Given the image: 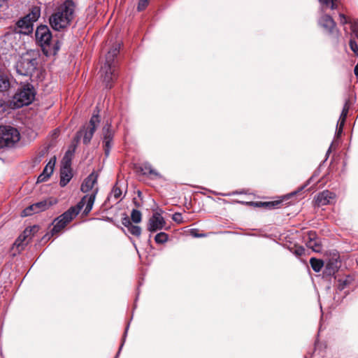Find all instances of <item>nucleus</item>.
<instances>
[{
	"mask_svg": "<svg viewBox=\"0 0 358 358\" xmlns=\"http://www.w3.org/2000/svg\"><path fill=\"white\" fill-rule=\"evenodd\" d=\"M73 10L74 3L70 0L66 1L50 17L52 27L57 31L66 27L72 19Z\"/></svg>",
	"mask_w": 358,
	"mask_h": 358,
	"instance_id": "nucleus-1",
	"label": "nucleus"
},
{
	"mask_svg": "<svg viewBox=\"0 0 358 358\" xmlns=\"http://www.w3.org/2000/svg\"><path fill=\"white\" fill-rule=\"evenodd\" d=\"M36 40L46 56L55 55L59 49L57 41L52 39V34L46 25H41L36 31Z\"/></svg>",
	"mask_w": 358,
	"mask_h": 358,
	"instance_id": "nucleus-2",
	"label": "nucleus"
},
{
	"mask_svg": "<svg viewBox=\"0 0 358 358\" xmlns=\"http://www.w3.org/2000/svg\"><path fill=\"white\" fill-rule=\"evenodd\" d=\"M308 183L299 187L296 190L291 192L278 197V199L271 201H262V208H265L268 210L277 209L280 208L281 203L288 206L292 204L295 201L301 199L303 189L310 183V180H307Z\"/></svg>",
	"mask_w": 358,
	"mask_h": 358,
	"instance_id": "nucleus-3",
	"label": "nucleus"
},
{
	"mask_svg": "<svg viewBox=\"0 0 358 358\" xmlns=\"http://www.w3.org/2000/svg\"><path fill=\"white\" fill-rule=\"evenodd\" d=\"M99 190L98 180H83L80 186V191L85 195L81 199L86 203L83 211V215H87L92 210L96 194Z\"/></svg>",
	"mask_w": 358,
	"mask_h": 358,
	"instance_id": "nucleus-4",
	"label": "nucleus"
},
{
	"mask_svg": "<svg viewBox=\"0 0 358 358\" xmlns=\"http://www.w3.org/2000/svg\"><path fill=\"white\" fill-rule=\"evenodd\" d=\"M120 45L111 48L106 56V62L101 68V76L106 87H111L110 82L115 78L114 59L119 52Z\"/></svg>",
	"mask_w": 358,
	"mask_h": 358,
	"instance_id": "nucleus-5",
	"label": "nucleus"
},
{
	"mask_svg": "<svg viewBox=\"0 0 358 358\" xmlns=\"http://www.w3.org/2000/svg\"><path fill=\"white\" fill-rule=\"evenodd\" d=\"M37 60L31 52L22 54L17 60L15 69L18 74L31 76L36 69Z\"/></svg>",
	"mask_w": 358,
	"mask_h": 358,
	"instance_id": "nucleus-6",
	"label": "nucleus"
},
{
	"mask_svg": "<svg viewBox=\"0 0 358 358\" xmlns=\"http://www.w3.org/2000/svg\"><path fill=\"white\" fill-rule=\"evenodd\" d=\"M35 97L34 87L30 85H26L20 88L15 94L13 99V106L20 108L31 103Z\"/></svg>",
	"mask_w": 358,
	"mask_h": 358,
	"instance_id": "nucleus-7",
	"label": "nucleus"
},
{
	"mask_svg": "<svg viewBox=\"0 0 358 358\" xmlns=\"http://www.w3.org/2000/svg\"><path fill=\"white\" fill-rule=\"evenodd\" d=\"M20 140V133L10 126H0V148L11 147Z\"/></svg>",
	"mask_w": 358,
	"mask_h": 358,
	"instance_id": "nucleus-8",
	"label": "nucleus"
},
{
	"mask_svg": "<svg viewBox=\"0 0 358 358\" xmlns=\"http://www.w3.org/2000/svg\"><path fill=\"white\" fill-rule=\"evenodd\" d=\"M72 157L73 152L66 151L60 163V179H71L73 177L71 169Z\"/></svg>",
	"mask_w": 358,
	"mask_h": 358,
	"instance_id": "nucleus-9",
	"label": "nucleus"
},
{
	"mask_svg": "<svg viewBox=\"0 0 358 358\" xmlns=\"http://www.w3.org/2000/svg\"><path fill=\"white\" fill-rule=\"evenodd\" d=\"M53 203L49 199H45L34 203L25 208L22 212V217H27L35 213H38L48 209Z\"/></svg>",
	"mask_w": 358,
	"mask_h": 358,
	"instance_id": "nucleus-10",
	"label": "nucleus"
},
{
	"mask_svg": "<svg viewBox=\"0 0 358 358\" xmlns=\"http://www.w3.org/2000/svg\"><path fill=\"white\" fill-rule=\"evenodd\" d=\"M341 267V261L339 257H332L328 260L322 271V278L327 281L331 282L332 278H335V273Z\"/></svg>",
	"mask_w": 358,
	"mask_h": 358,
	"instance_id": "nucleus-11",
	"label": "nucleus"
},
{
	"mask_svg": "<svg viewBox=\"0 0 358 358\" xmlns=\"http://www.w3.org/2000/svg\"><path fill=\"white\" fill-rule=\"evenodd\" d=\"M99 122L100 118L99 115H93L87 128H84L83 130L80 131V134L83 135V143L85 144H88L90 142Z\"/></svg>",
	"mask_w": 358,
	"mask_h": 358,
	"instance_id": "nucleus-12",
	"label": "nucleus"
},
{
	"mask_svg": "<svg viewBox=\"0 0 358 358\" xmlns=\"http://www.w3.org/2000/svg\"><path fill=\"white\" fill-rule=\"evenodd\" d=\"M319 23L322 27L326 32L338 38L339 37V31L336 28V24L333 18L329 15H324L321 17Z\"/></svg>",
	"mask_w": 358,
	"mask_h": 358,
	"instance_id": "nucleus-13",
	"label": "nucleus"
},
{
	"mask_svg": "<svg viewBox=\"0 0 358 358\" xmlns=\"http://www.w3.org/2000/svg\"><path fill=\"white\" fill-rule=\"evenodd\" d=\"M166 221L161 213L155 212L150 217L148 223V230L151 233L160 231L165 227Z\"/></svg>",
	"mask_w": 358,
	"mask_h": 358,
	"instance_id": "nucleus-14",
	"label": "nucleus"
},
{
	"mask_svg": "<svg viewBox=\"0 0 358 358\" xmlns=\"http://www.w3.org/2000/svg\"><path fill=\"white\" fill-rule=\"evenodd\" d=\"M306 238V245L313 250V252H320L322 250V246L315 231H310L307 233Z\"/></svg>",
	"mask_w": 358,
	"mask_h": 358,
	"instance_id": "nucleus-15",
	"label": "nucleus"
},
{
	"mask_svg": "<svg viewBox=\"0 0 358 358\" xmlns=\"http://www.w3.org/2000/svg\"><path fill=\"white\" fill-rule=\"evenodd\" d=\"M103 146L105 152V155L108 156L110 148L113 145V139L114 133L110 129V125L106 124L103 127Z\"/></svg>",
	"mask_w": 358,
	"mask_h": 358,
	"instance_id": "nucleus-16",
	"label": "nucleus"
},
{
	"mask_svg": "<svg viewBox=\"0 0 358 358\" xmlns=\"http://www.w3.org/2000/svg\"><path fill=\"white\" fill-rule=\"evenodd\" d=\"M39 229L40 227L38 224L26 227L23 233L15 241V244L19 247L21 244L20 243H18L19 241L23 242L25 241L26 239L29 238L26 243V244H27L31 238L39 231Z\"/></svg>",
	"mask_w": 358,
	"mask_h": 358,
	"instance_id": "nucleus-17",
	"label": "nucleus"
},
{
	"mask_svg": "<svg viewBox=\"0 0 358 358\" xmlns=\"http://www.w3.org/2000/svg\"><path fill=\"white\" fill-rule=\"evenodd\" d=\"M122 218V224L124 225L129 233L139 237L141 234V228L139 226L134 225L126 213H124Z\"/></svg>",
	"mask_w": 358,
	"mask_h": 358,
	"instance_id": "nucleus-18",
	"label": "nucleus"
},
{
	"mask_svg": "<svg viewBox=\"0 0 358 358\" xmlns=\"http://www.w3.org/2000/svg\"><path fill=\"white\" fill-rule=\"evenodd\" d=\"M336 198V194L329 190H324L319 193L316 197V203L320 206H325Z\"/></svg>",
	"mask_w": 358,
	"mask_h": 358,
	"instance_id": "nucleus-19",
	"label": "nucleus"
},
{
	"mask_svg": "<svg viewBox=\"0 0 358 358\" xmlns=\"http://www.w3.org/2000/svg\"><path fill=\"white\" fill-rule=\"evenodd\" d=\"M17 26L19 29V32L24 34H28L33 30V22L26 17L20 20L17 22Z\"/></svg>",
	"mask_w": 358,
	"mask_h": 358,
	"instance_id": "nucleus-20",
	"label": "nucleus"
},
{
	"mask_svg": "<svg viewBox=\"0 0 358 358\" xmlns=\"http://www.w3.org/2000/svg\"><path fill=\"white\" fill-rule=\"evenodd\" d=\"M56 161L57 158L55 156L51 157L49 162L45 166L43 172L39 175L37 179H47L50 178L53 173Z\"/></svg>",
	"mask_w": 358,
	"mask_h": 358,
	"instance_id": "nucleus-21",
	"label": "nucleus"
},
{
	"mask_svg": "<svg viewBox=\"0 0 358 358\" xmlns=\"http://www.w3.org/2000/svg\"><path fill=\"white\" fill-rule=\"evenodd\" d=\"M136 171L141 173L143 176H153L155 177H160L159 173L154 170L149 164H144L141 166H136Z\"/></svg>",
	"mask_w": 358,
	"mask_h": 358,
	"instance_id": "nucleus-22",
	"label": "nucleus"
},
{
	"mask_svg": "<svg viewBox=\"0 0 358 358\" xmlns=\"http://www.w3.org/2000/svg\"><path fill=\"white\" fill-rule=\"evenodd\" d=\"M127 180H116V183L113 187L110 194L115 199H118L122 194V187H124L127 189Z\"/></svg>",
	"mask_w": 358,
	"mask_h": 358,
	"instance_id": "nucleus-23",
	"label": "nucleus"
},
{
	"mask_svg": "<svg viewBox=\"0 0 358 358\" xmlns=\"http://www.w3.org/2000/svg\"><path fill=\"white\" fill-rule=\"evenodd\" d=\"M53 227L51 229V235H54L60 231V230L66 227V222L62 217H57L52 222Z\"/></svg>",
	"mask_w": 358,
	"mask_h": 358,
	"instance_id": "nucleus-24",
	"label": "nucleus"
},
{
	"mask_svg": "<svg viewBox=\"0 0 358 358\" xmlns=\"http://www.w3.org/2000/svg\"><path fill=\"white\" fill-rule=\"evenodd\" d=\"M85 205H86V203L84 202V199H80L76 206L70 207L67 210L71 213L73 217H75L79 214Z\"/></svg>",
	"mask_w": 358,
	"mask_h": 358,
	"instance_id": "nucleus-25",
	"label": "nucleus"
},
{
	"mask_svg": "<svg viewBox=\"0 0 358 358\" xmlns=\"http://www.w3.org/2000/svg\"><path fill=\"white\" fill-rule=\"evenodd\" d=\"M310 264L313 270L316 273L320 272L324 266V262L322 259H317L315 257L310 258Z\"/></svg>",
	"mask_w": 358,
	"mask_h": 358,
	"instance_id": "nucleus-26",
	"label": "nucleus"
},
{
	"mask_svg": "<svg viewBox=\"0 0 358 358\" xmlns=\"http://www.w3.org/2000/svg\"><path fill=\"white\" fill-rule=\"evenodd\" d=\"M41 15V10L38 7H33L31 11L25 16L27 18L30 20L32 22H36Z\"/></svg>",
	"mask_w": 358,
	"mask_h": 358,
	"instance_id": "nucleus-27",
	"label": "nucleus"
},
{
	"mask_svg": "<svg viewBox=\"0 0 358 358\" xmlns=\"http://www.w3.org/2000/svg\"><path fill=\"white\" fill-rule=\"evenodd\" d=\"M348 110H349V104H348V101H347L343 106L341 115L339 120H338V124H340V129L341 130L343 129V127L344 126Z\"/></svg>",
	"mask_w": 358,
	"mask_h": 358,
	"instance_id": "nucleus-28",
	"label": "nucleus"
},
{
	"mask_svg": "<svg viewBox=\"0 0 358 358\" xmlns=\"http://www.w3.org/2000/svg\"><path fill=\"white\" fill-rule=\"evenodd\" d=\"M10 87V82L6 76L0 73V92L6 91Z\"/></svg>",
	"mask_w": 358,
	"mask_h": 358,
	"instance_id": "nucleus-29",
	"label": "nucleus"
},
{
	"mask_svg": "<svg viewBox=\"0 0 358 358\" xmlns=\"http://www.w3.org/2000/svg\"><path fill=\"white\" fill-rule=\"evenodd\" d=\"M142 220V214L140 210L133 209L131 213V221L135 224L140 223Z\"/></svg>",
	"mask_w": 358,
	"mask_h": 358,
	"instance_id": "nucleus-30",
	"label": "nucleus"
},
{
	"mask_svg": "<svg viewBox=\"0 0 358 358\" xmlns=\"http://www.w3.org/2000/svg\"><path fill=\"white\" fill-rule=\"evenodd\" d=\"M169 240V235L165 232H159L155 236V241L157 244H163Z\"/></svg>",
	"mask_w": 358,
	"mask_h": 358,
	"instance_id": "nucleus-31",
	"label": "nucleus"
},
{
	"mask_svg": "<svg viewBox=\"0 0 358 358\" xmlns=\"http://www.w3.org/2000/svg\"><path fill=\"white\" fill-rule=\"evenodd\" d=\"M129 325H130V322H128L127 325L125 327V330H124V332L122 338V342H121L119 350L114 358H118L120 356L121 350H122V349L124 345V343L126 341V338L127 336V332H128V330L129 328Z\"/></svg>",
	"mask_w": 358,
	"mask_h": 358,
	"instance_id": "nucleus-32",
	"label": "nucleus"
},
{
	"mask_svg": "<svg viewBox=\"0 0 358 358\" xmlns=\"http://www.w3.org/2000/svg\"><path fill=\"white\" fill-rule=\"evenodd\" d=\"M350 278V277L348 275L345 280L339 279L338 280V284L337 285V289L338 291H343L347 287V285L350 283V281L349 280Z\"/></svg>",
	"mask_w": 358,
	"mask_h": 358,
	"instance_id": "nucleus-33",
	"label": "nucleus"
},
{
	"mask_svg": "<svg viewBox=\"0 0 358 358\" xmlns=\"http://www.w3.org/2000/svg\"><path fill=\"white\" fill-rule=\"evenodd\" d=\"M237 202L239 203L245 205V206H252V207H255V208H262V205H261L262 201H238Z\"/></svg>",
	"mask_w": 358,
	"mask_h": 358,
	"instance_id": "nucleus-34",
	"label": "nucleus"
},
{
	"mask_svg": "<svg viewBox=\"0 0 358 358\" xmlns=\"http://www.w3.org/2000/svg\"><path fill=\"white\" fill-rule=\"evenodd\" d=\"M290 251L296 256L301 257L305 255L306 250L303 246H297L294 251L292 249H290Z\"/></svg>",
	"mask_w": 358,
	"mask_h": 358,
	"instance_id": "nucleus-35",
	"label": "nucleus"
},
{
	"mask_svg": "<svg viewBox=\"0 0 358 358\" xmlns=\"http://www.w3.org/2000/svg\"><path fill=\"white\" fill-rule=\"evenodd\" d=\"M59 217H62L67 224L73 219V216L71 215V213L68 212V210L65 211L61 215H59Z\"/></svg>",
	"mask_w": 358,
	"mask_h": 358,
	"instance_id": "nucleus-36",
	"label": "nucleus"
},
{
	"mask_svg": "<svg viewBox=\"0 0 358 358\" xmlns=\"http://www.w3.org/2000/svg\"><path fill=\"white\" fill-rule=\"evenodd\" d=\"M172 220L176 222L177 224H181L183 222V218L182 213H175L172 215Z\"/></svg>",
	"mask_w": 358,
	"mask_h": 358,
	"instance_id": "nucleus-37",
	"label": "nucleus"
},
{
	"mask_svg": "<svg viewBox=\"0 0 358 358\" xmlns=\"http://www.w3.org/2000/svg\"><path fill=\"white\" fill-rule=\"evenodd\" d=\"M352 35L358 38V23L356 22H350Z\"/></svg>",
	"mask_w": 358,
	"mask_h": 358,
	"instance_id": "nucleus-38",
	"label": "nucleus"
},
{
	"mask_svg": "<svg viewBox=\"0 0 358 358\" xmlns=\"http://www.w3.org/2000/svg\"><path fill=\"white\" fill-rule=\"evenodd\" d=\"M350 47L353 52L358 56V44L352 38H351L350 41Z\"/></svg>",
	"mask_w": 358,
	"mask_h": 358,
	"instance_id": "nucleus-39",
	"label": "nucleus"
},
{
	"mask_svg": "<svg viewBox=\"0 0 358 358\" xmlns=\"http://www.w3.org/2000/svg\"><path fill=\"white\" fill-rule=\"evenodd\" d=\"M149 0H140L138 4V10L141 11L144 10L148 5Z\"/></svg>",
	"mask_w": 358,
	"mask_h": 358,
	"instance_id": "nucleus-40",
	"label": "nucleus"
},
{
	"mask_svg": "<svg viewBox=\"0 0 358 358\" xmlns=\"http://www.w3.org/2000/svg\"><path fill=\"white\" fill-rule=\"evenodd\" d=\"M339 17H340V23L342 24H345L350 22L347 20V17L344 14L340 13Z\"/></svg>",
	"mask_w": 358,
	"mask_h": 358,
	"instance_id": "nucleus-41",
	"label": "nucleus"
},
{
	"mask_svg": "<svg viewBox=\"0 0 358 358\" xmlns=\"http://www.w3.org/2000/svg\"><path fill=\"white\" fill-rule=\"evenodd\" d=\"M53 235H51V232L50 233H47L46 234H45L42 238H41V241H48L51 236H52Z\"/></svg>",
	"mask_w": 358,
	"mask_h": 358,
	"instance_id": "nucleus-42",
	"label": "nucleus"
},
{
	"mask_svg": "<svg viewBox=\"0 0 358 358\" xmlns=\"http://www.w3.org/2000/svg\"><path fill=\"white\" fill-rule=\"evenodd\" d=\"M71 180H59V185L62 187L66 186Z\"/></svg>",
	"mask_w": 358,
	"mask_h": 358,
	"instance_id": "nucleus-43",
	"label": "nucleus"
},
{
	"mask_svg": "<svg viewBox=\"0 0 358 358\" xmlns=\"http://www.w3.org/2000/svg\"><path fill=\"white\" fill-rule=\"evenodd\" d=\"M330 7L331 9H336L337 8V5L335 2V1H332V2H330Z\"/></svg>",
	"mask_w": 358,
	"mask_h": 358,
	"instance_id": "nucleus-44",
	"label": "nucleus"
},
{
	"mask_svg": "<svg viewBox=\"0 0 358 358\" xmlns=\"http://www.w3.org/2000/svg\"><path fill=\"white\" fill-rule=\"evenodd\" d=\"M243 193H244L243 191H241V192L236 191V192H233L232 193H229L227 195L228 196H231V195H235V194H243Z\"/></svg>",
	"mask_w": 358,
	"mask_h": 358,
	"instance_id": "nucleus-45",
	"label": "nucleus"
},
{
	"mask_svg": "<svg viewBox=\"0 0 358 358\" xmlns=\"http://www.w3.org/2000/svg\"><path fill=\"white\" fill-rule=\"evenodd\" d=\"M354 73H355V75L358 77V63L357 64V65L355 66V69H354Z\"/></svg>",
	"mask_w": 358,
	"mask_h": 358,
	"instance_id": "nucleus-46",
	"label": "nucleus"
},
{
	"mask_svg": "<svg viewBox=\"0 0 358 358\" xmlns=\"http://www.w3.org/2000/svg\"><path fill=\"white\" fill-rule=\"evenodd\" d=\"M194 237H203V236H206V235L203 234H194Z\"/></svg>",
	"mask_w": 358,
	"mask_h": 358,
	"instance_id": "nucleus-47",
	"label": "nucleus"
},
{
	"mask_svg": "<svg viewBox=\"0 0 358 358\" xmlns=\"http://www.w3.org/2000/svg\"><path fill=\"white\" fill-rule=\"evenodd\" d=\"M134 203L136 207L140 206V204L136 201V199H134Z\"/></svg>",
	"mask_w": 358,
	"mask_h": 358,
	"instance_id": "nucleus-48",
	"label": "nucleus"
},
{
	"mask_svg": "<svg viewBox=\"0 0 358 358\" xmlns=\"http://www.w3.org/2000/svg\"><path fill=\"white\" fill-rule=\"evenodd\" d=\"M137 193H138V196L139 197H141V194H142V192H141L140 190H138V191H137Z\"/></svg>",
	"mask_w": 358,
	"mask_h": 358,
	"instance_id": "nucleus-49",
	"label": "nucleus"
},
{
	"mask_svg": "<svg viewBox=\"0 0 358 358\" xmlns=\"http://www.w3.org/2000/svg\"><path fill=\"white\" fill-rule=\"evenodd\" d=\"M342 131H343V129L341 130L340 127H339L338 129V132H337L338 135H340L341 134Z\"/></svg>",
	"mask_w": 358,
	"mask_h": 358,
	"instance_id": "nucleus-50",
	"label": "nucleus"
},
{
	"mask_svg": "<svg viewBox=\"0 0 358 358\" xmlns=\"http://www.w3.org/2000/svg\"><path fill=\"white\" fill-rule=\"evenodd\" d=\"M132 243H133V245L134 246V248H136V250H137V246H136L135 242L132 241Z\"/></svg>",
	"mask_w": 358,
	"mask_h": 358,
	"instance_id": "nucleus-51",
	"label": "nucleus"
},
{
	"mask_svg": "<svg viewBox=\"0 0 358 358\" xmlns=\"http://www.w3.org/2000/svg\"><path fill=\"white\" fill-rule=\"evenodd\" d=\"M92 177H93V173L90 175L87 179H92Z\"/></svg>",
	"mask_w": 358,
	"mask_h": 358,
	"instance_id": "nucleus-52",
	"label": "nucleus"
},
{
	"mask_svg": "<svg viewBox=\"0 0 358 358\" xmlns=\"http://www.w3.org/2000/svg\"><path fill=\"white\" fill-rule=\"evenodd\" d=\"M44 180H37L36 182V184H38V183H40L41 182H43Z\"/></svg>",
	"mask_w": 358,
	"mask_h": 358,
	"instance_id": "nucleus-53",
	"label": "nucleus"
},
{
	"mask_svg": "<svg viewBox=\"0 0 358 358\" xmlns=\"http://www.w3.org/2000/svg\"><path fill=\"white\" fill-rule=\"evenodd\" d=\"M138 294H139V292L137 293V296H136V301H137V299L138 298Z\"/></svg>",
	"mask_w": 358,
	"mask_h": 358,
	"instance_id": "nucleus-54",
	"label": "nucleus"
},
{
	"mask_svg": "<svg viewBox=\"0 0 358 358\" xmlns=\"http://www.w3.org/2000/svg\"><path fill=\"white\" fill-rule=\"evenodd\" d=\"M150 238H151V235H149V240H148L149 242H150Z\"/></svg>",
	"mask_w": 358,
	"mask_h": 358,
	"instance_id": "nucleus-55",
	"label": "nucleus"
}]
</instances>
